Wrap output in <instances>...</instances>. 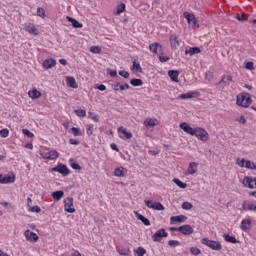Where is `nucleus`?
Instances as JSON below:
<instances>
[{"instance_id": "54", "label": "nucleus", "mask_w": 256, "mask_h": 256, "mask_svg": "<svg viewBox=\"0 0 256 256\" xmlns=\"http://www.w3.org/2000/svg\"><path fill=\"white\" fill-rule=\"evenodd\" d=\"M0 135H1V137H3V138L9 137V129L4 128V129L0 130Z\"/></svg>"}, {"instance_id": "64", "label": "nucleus", "mask_w": 256, "mask_h": 256, "mask_svg": "<svg viewBox=\"0 0 256 256\" xmlns=\"http://www.w3.org/2000/svg\"><path fill=\"white\" fill-rule=\"evenodd\" d=\"M69 143L70 145H79L80 142L76 139L70 138Z\"/></svg>"}, {"instance_id": "8", "label": "nucleus", "mask_w": 256, "mask_h": 256, "mask_svg": "<svg viewBox=\"0 0 256 256\" xmlns=\"http://www.w3.org/2000/svg\"><path fill=\"white\" fill-rule=\"evenodd\" d=\"M243 185L248 189H256V177L245 176L243 179Z\"/></svg>"}, {"instance_id": "57", "label": "nucleus", "mask_w": 256, "mask_h": 256, "mask_svg": "<svg viewBox=\"0 0 256 256\" xmlns=\"http://www.w3.org/2000/svg\"><path fill=\"white\" fill-rule=\"evenodd\" d=\"M205 79H207V81H213V72L211 71L206 72Z\"/></svg>"}, {"instance_id": "37", "label": "nucleus", "mask_w": 256, "mask_h": 256, "mask_svg": "<svg viewBox=\"0 0 256 256\" xmlns=\"http://www.w3.org/2000/svg\"><path fill=\"white\" fill-rule=\"evenodd\" d=\"M173 183H175V185H177V187H180V189H187V184H185L184 182H182L181 180L174 178L173 179Z\"/></svg>"}, {"instance_id": "20", "label": "nucleus", "mask_w": 256, "mask_h": 256, "mask_svg": "<svg viewBox=\"0 0 256 256\" xmlns=\"http://www.w3.org/2000/svg\"><path fill=\"white\" fill-rule=\"evenodd\" d=\"M242 208L244 211H256V205L249 201H245L242 204Z\"/></svg>"}, {"instance_id": "17", "label": "nucleus", "mask_w": 256, "mask_h": 256, "mask_svg": "<svg viewBox=\"0 0 256 256\" xmlns=\"http://www.w3.org/2000/svg\"><path fill=\"white\" fill-rule=\"evenodd\" d=\"M134 215L136 219H138V221H141V223H143V225H145L146 227H149V225H151V221H149L145 216L141 215L139 212L134 211Z\"/></svg>"}, {"instance_id": "33", "label": "nucleus", "mask_w": 256, "mask_h": 256, "mask_svg": "<svg viewBox=\"0 0 256 256\" xmlns=\"http://www.w3.org/2000/svg\"><path fill=\"white\" fill-rule=\"evenodd\" d=\"M69 163L72 169H74L75 171H81V165H79V163H76V161L73 158L69 160Z\"/></svg>"}, {"instance_id": "28", "label": "nucleus", "mask_w": 256, "mask_h": 256, "mask_svg": "<svg viewBox=\"0 0 256 256\" xmlns=\"http://www.w3.org/2000/svg\"><path fill=\"white\" fill-rule=\"evenodd\" d=\"M26 31L28 33H30V35H39V31L37 30V28L33 24H28L26 26Z\"/></svg>"}, {"instance_id": "38", "label": "nucleus", "mask_w": 256, "mask_h": 256, "mask_svg": "<svg viewBox=\"0 0 256 256\" xmlns=\"http://www.w3.org/2000/svg\"><path fill=\"white\" fill-rule=\"evenodd\" d=\"M245 168L246 169H251V171H255L256 170V165H255V163L251 162V160H246Z\"/></svg>"}, {"instance_id": "43", "label": "nucleus", "mask_w": 256, "mask_h": 256, "mask_svg": "<svg viewBox=\"0 0 256 256\" xmlns=\"http://www.w3.org/2000/svg\"><path fill=\"white\" fill-rule=\"evenodd\" d=\"M248 17L249 16L247 14H242V15L237 14L236 19H237V21H240L241 23H245V21H247Z\"/></svg>"}, {"instance_id": "3", "label": "nucleus", "mask_w": 256, "mask_h": 256, "mask_svg": "<svg viewBox=\"0 0 256 256\" xmlns=\"http://www.w3.org/2000/svg\"><path fill=\"white\" fill-rule=\"evenodd\" d=\"M194 135L200 139V141H209V133H207L206 130L201 127L195 128Z\"/></svg>"}, {"instance_id": "42", "label": "nucleus", "mask_w": 256, "mask_h": 256, "mask_svg": "<svg viewBox=\"0 0 256 256\" xmlns=\"http://www.w3.org/2000/svg\"><path fill=\"white\" fill-rule=\"evenodd\" d=\"M121 13H125V4L121 3L117 6L116 15H121Z\"/></svg>"}, {"instance_id": "5", "label": "nucleus", "mask_w": 256, "mask_h": 256, "mask_svg": "<svg viewBox=\"0 0 256 256\" xmlns=\"http://www.w3.org/2000/svg\"><path fill=\"white\" fill-rule=\"evenodd\" d=\"M145 205L148 207V209H153L154 211H165V206H163V204L160 202L147 200L145 201Z\"/></svg>"}, {"instance_id": "48", "label": "nucleus", "mask_w": 256, "mask_h": 256, "mask_svg": "<svg viewBox=\"0 0 256 256\" xmlns=\"http://www.w3.org/2000/svg\"><path fill=\"white\" fill-rule=\"evenodd\" d=\"M182 209H184L185 211H189V210L193 209V204H191L189 202H183Z\"/></svg>"}, {"instance_id": "61", "label": "nucleus", "mask_w": 256, "mask_h": 256, "mask_svg": "<svg viewBox=\"0 0 256 256\" xmlns=\"http://www.w3.org/2000/svg\"><path fill=\"white\" fill-rule=\"evenodd\" d=\"M129 84H127V83H121L120 84V91H125V90H127V89H129Z\"/></svg>"}, {"instance_id": "9", "label": "nucleus", "mask_w": 256, "mask_h": 256, "mask_svg": "<svg viewBox=\"0 0 256 256\" xmlns=\"http://www.w3.org/2000/svg\"><path fill=\"white\" fill-rule=\"evenodd\" d=\"M0 183L2 185H7L9 183H15V174L11 172V175L0 174Z\"/></svg>"}, {"instance_id": "45", "label": "nucleus", "mask_w": 256, "mask_h": 256, "mask_svg": "<svg viewBox=\"0 0 256 256\" xmlns=\"http://www.w3.org/2000/svg\"><path fill=\"white\" fill-rule=\"evenodd\" d=\"M90 52L99 55L101 53V46L90 47Z\"/></svg>"}, {"instance_id": "49", "label": "nucleus", "mask_w": 256, "mask_h": 256, "mask_svg": "<svg viewBox=\"0 0 256 256\" xmlns=\"http://www.w3.org/2000/svg\"><path fill=\"white\" fill-rule=\"evenodd\" d=\"M75 115L77 117H85L87 115V112L85 110H74Z\"/></svg>"}, {"instance_id": "6", "label": "nucleus", "mask_w": 256, "mask_h": 256, "mask_svg": "<svg viewBox=\"0 0 256 256\" xmlns=\"http://www.w3.org/2000/svg\"><path fill=\"white\" fill-rule=\"evenodd\" d=\"M183 17L187 19L189 25H192L193 29H198L199 23H197V18H195L194 14H191L189 12H184Z\"/></svg>"}, {"instance_id": "53", "label": "nucleus", "mask_w": 256, "mask_h": 256, "mask_svg": "<svg viewBox=\"0 0 256 256\" xmlns=\"http://www.w3.org/2000/svg\"><path fill=\"white\" fill-rule=\"evenodd\" d=\"M37 15L38 17H41L42 19H45V10L43 8L37 9Z\"/></svg>"}, {"instance_id": "16", "label": "nucleus", "mask_w": 256, "mask_h": 256, "mask_svg": "<svg viewBox=\"0 0 256 256\" xmlns=\"http://www.w3.org/2000/svg\"><path fill=\"white\" fill-rule=\"evenodd\" d=\"M180 129H182V131H184L185 133H188V135H195V129L190 127L187 122L181 123Z\"/></svg>"}, {"instance_id": "34", "label": "nucleus", "mask_w": 256, "mask_h": 256, "mask_svg": "<svg viewBox=\"0 0 256 256\" xmlns=\"http://www.w3.org/2000/svg\"><path fill=\"white\" fill-rule=\"evenodd\" d=\"M130 85H132V87H141L143 85V80L134 78L130 80Z\"/></svg>"}, {"instance_id": "12", "label": "nucleus", "mask_w": 256, "mask_h": 256, "mask_svg": "<svg viewBox=\"0 0 256 256\" xmlns=\"http://www.w3.org/2000/svg\"><path fill=\"white\" fill-rule=\"evenodd\" d=\"M24 236L26 241H32V243H37L39 241V236L35 232H31V230H26Z\"/></svg>"}, {"instance_id": "2", "label": "nucleus", "mask_w": 256, "mask_h": 256, "mask_svg": "<svg viewBox=\"0 0 256 256\" xmlns=\"http://www.w3.org/2000/svg\"><path fill=\"white\" fill-rule=\"evenodd\" d=\"M202 245H206V247H209L213 251H221L223 249V246L219 241L209 240L207 238H203L201 240Z\"/></svg>"}, {"instance_id": "59", "label": "nucleus", "mask_w": 256, "mask_h": 256, "mask_svg": "<svg viewBox=\"0 0 256 256\" xmlns=\"http://www.w3.org/2000/svg\"><path fill=\"white\" fill-rule=\"evenodd\" d=\"M86 130H87V135L89 136L93 135V125H87Z\"/></svg>"}, {"instance_id": "13", "label": "nucleus", "mask_w": 256, "mask_h": 256, "mask_svg": "<svg viewBox=\"0 0 256 256\" xmlns=\"http://www.w3.org/2000/svg\"><path fill=\"white\" fill-rule=\"evenodd\" d=\"M231 81H233V77H231V75L222 76V79L218 82V85L221 87V89H225V87H229Z\"/></svg>"}, {"instance_id": "35", "label": "nucleus", "mask_w": 256, "mask_h": 256, "mask_svg": "<svg viewBox=\"0 0 256 256\" xmlns=\"http://www.w3.org/2000/svg\"><path fill=\"white\" fill-rule=\"evenodd\" d=\"M124 171H127V170L123 167L116 168L114 170L115 177H125Z\"/></svg>"}, {"instance_id": "50", "label": "nucleus", "mask_w": 256, "mask_h": 256, "mask_svg": "<svg viewBox=\"0 0 256 256\" xmlns=\"http://www.w3.org/2000/svg\"><path fill=\"white\" fill-rule=\"evenodd\" d=\"M190 252L192 255H201V249L197 248V247H191L190 248Z\"/></svg>"}, {"instance_id": "19", "label": "nucleus", "mask_w": 256, "mask_h": 256, "mask_svg": "<svg viewBox=\"0 0 256 256\" xmlns=\"http://www.w3.org/2000/svg\"><path fill=\"white\" fill-rule=\"evenodd\" d=\"M168 76L170 77L171 81H173L174 83H179V71L170 70L168 71Z\"/></svg>"}, {"instance_id": "62", "label": "nucleus", "mask_w": 256, "mask_h": 256, "mask_svg": "<svg viewBox=\"0 0 256 256\" xmlns=\"http://www.w3.org/2000/svg\"><path fill=\"white\" fill-rule=\"evenodd\" d=\"M246 162L247 161L245 159L237 160V165H239V167H245Z\"/></svg>"}, {"instance_id": "46", "label": "nucleus", "mask_w": 256, "mask_h": 256, "mask_svg": "<svg viewBox=\"0 0 256 256\" xmlns=\"http://www.w3.org/2000/svg\"><path fill=\"white\" fill-rule=\"evenodd\" d=\"M135 253L138 255V256H144L145 253H147V250H145V248L143 247H138L137 250H134Z\"/></svg>"}, {"instance_id": "23", "label": "nucleus", "mask_w": 256, "mask_h": 256, "mask_svg": "<svg viewBox=\"0 0 256 256\" xmlns=\"http://www.w3.org/2000/svg\"><path fill=\"white\" fill-rule=\"evenodd\" d=\"M185 219H187V217L181 215V216H172L170 218V223L171 225H174L175 223H184Z\"/></svg>"}, {"instance_id": "22", "label": "nucleus", "mask_w": 256, "mask_h": 256, "mask_svg": "<svg viewBox=\"0 0 256 256\" xmlns=\"http://www.w3.org/2000/svg\"><path fill=\"white\" fill-rule=\"evenodd\" d=\"M66 19H67V21H69V23L72 24V27H74V29H81V27H83V24H81L75 18L67 16Z\"/></svg>"}, {"instance_id": "40", "label": "nucleus", "mask_w": 256, "mask_h": 256, "mask_svg": "<svg viewBox=\"0 0 256 256\" xmlns=\"http://www.w3.org/2000/svg\"><path fill=\"white\" fill-rule=\"evenodd\" d=\"M88 119H92L94 123H99V115L93 113V112H88Z\"/></svg>"}, {"instance_id": "52", "label": "nucleus", "mask_w": 256, "mask_h": 256, "mask_svg": "<svg viewBox=\"0 0 256 256\" xmlns=\"http://www.w3.org/2000/svg\"><path fill=\"white\" fill-rule=\"evenodd\" d=\"M22 133H23V135H26V137H29L30 139H32V137H35V135L33 133H31V131H29V129H23Z\"/></svg>"}, {"instance_id": "55", "label": "nucleus", "mask_w": 256, "mask_h": 256, "mask_svg": "<svg viewBox=\"0 0 256 256\" xmlns=\"http://www.w3.org/2000/svg\"><path fill=\"white\" fill-rule=\"evenodd\" d=\"M245 68L248 69L249 71L255 70V66H254L253 62H246Z\"/></svg>"}, {"instance_id": "25", "label": "nucleus", "mask_w": 256, "mask_h": 256, "mask_svg": "<svg viewBox=\"0 0 256 256\" xmlns=\"http://www.w3.org/2000/svg\"><path fill=\"white\" fill-rule=\"evenodd\" d=\"M66 84L68 87H71V89H77V87H79L77 81H75V78L73 77H66Z\"/></svg>"}, {"instance_id": "11", "label": "nucleus", "mask_w": 256, "mask_h": 256, "mask_svg": "<svg viewBox=\"0 0 256 256\" xmlns=\"http://www.w3.org/2000/svg\"><path fill=\"white\" fill-rule=\"evenodd\" d=\"M149 49L152 53H155V55H163V46L157 42L151 43Z\"/></svg>"}, {"instance_id": "51", "label": "nucleus", "mask_w": 256, "mask_h": 256, "mask_svg": "<svg viewBox=\"0 0 256 256\" xmlns=\"http://www.w3.org/2000/svg\"><path fill=\"white\" fill-rule=\"evenodd\" d=\"M117 251H118L119 255H123V256L129 255V250H127L125 248H117Z\"/></svg>"}, {"instance_id": "15", "label": "nucleus", "mask_w": 256, "mask_h": 256, "mask_svg": "<svg viewBox=\"0 0 256 256\" xmlns=\"http://www.w3.org/2000/svg\"><path fill=\"white\" fill-rule=\"evenodd\" d=\"M178 231L182 233V235H191L193 233V227H191L189 224H186L178 227Z\"/></svg>"}, {"instance_id": "56", "label": "nucleus", "mask_w": 256, "mask_h": 256, "mask_svg": "<svg viewBox=\"0 0 256 256\" xmlns=\"http://www.w3.org/2000/svg\"><path fill=\"white\" fill-rule=\"evenodd\" d=\"M119 75H120V77H124V79H129V72H127L125 70L119 71Z\"/></svg>"}, {"instance_id": "7", "label": "nucleus", "mask_w": 256, "mask_h": 256, "mask_svg": "<svg viewBox=\"0 0 256 256\" xmlns=\"http://www.w3.org/2000/svg\"><path fill=\"white\" fill-rule=\"evenodd\" d=\"M163 237H169V233L165 230V228L159 229L152 235V240L154 243H158V241H161V238Z\"/></svg>"}, {"instance_id": "39", "label": "nucleus", "mask_w": 256, "mask_h": 256, "mask_svg": "<svg viewBox=\"0 0 256 256\" xmlns=\"http://www.w3.org/2000/svg\"><path fill=\"white\" fill-rule=\"evenodd\" d=\"M194 95H195V93L188 92L185 94H180L178 97H179V99H193Z\"/></svg>"}, {"instance_id": "41", "label": "nucleus", "mask_w": 256, "mask_h": 256, "mask_svg": "<svg viewBox=\"0 0 256 256\" xmlns=\"http://www.w3.org/2000/svg\"><path fill=\"white\" fill-rule=\"evenodd\" d=\"M70 131H72L74 137H81V135H83V133H81V130L77 127H72Z\"/></svg>"}, {"instance_id": "10", "label": "nucleus", "mask_w": 256, "mask_h": 256, "mask_svg": "<svg viewBox=\"0 0 256 256\" xmlns=\"http://www.w3.org/2000/svg\"><path fill=\"white\" fill-rule=\"evenodd\" d=\"M64 207L66 213H75V207H73V198L68 197L64 200Z\"/></svg>"}, {"instance_id": "30", "label": "nucleus", "mask_w": 256, "mask_h": 256, "mask_svg": "<svg viewBox=\"0 0 256 256\" xmlns=\"http://www.w3.org/2000/svg\"><path fill=\"white\" fill-rule=\"evenodd\" d=\"M118 133H122V135H124L126 139H131L133 137V134L131 132H127V129L123 126H120L118 128Z\"/></svg>"}, {"instance_id": "63", "label": "nucleus", "mask_w": 256, "mask_h": 256, "mask_svg": "<svg viewBox=\"0 0 256 256\" xmlns=\"http://www.w3.org/2000/svg\"><path fill=\"white\" fill-rule=\"evenodd\" d=\"M107 71H108L110 76L117 77V70L108 69Z\"/></svg>"}, {"instance_id": "60", "label": "nucleus", "mask_w": 256, "mask_h": 256, "mask_svg": "<svg viewBox=\"0 0 256 256\" xmlns=\"http://www.w3.org/2000/svg\"><path fill=\"white\" fill-rule=\"evenodd\" d=\"M158 57H159V61H160L161 63H167V61L169 60V57H167V56H161V54H159Z\"/></svg>"}, {"instance_id": "21", "label": "nucleus", "mask_w": 256, "mask_h": 256, "mask_svg": "<svg viewBox=\"0 0 256 256\" xmlns=\"http://www.w3.org/2000/svg\"><path fill=\"white\" fill-rule=\"evenodd\" d=\"M131 71H136V73H143V68H141V64L135 59L132 61Z\"/></svg>"}, {"instance_id": "1", "label": "nucleus", "mask_w": 256, "mask_h": 256, "mask_svg": "<svg viewBox=\"0 0 256 256\" xmlns=\"http://www.w3.org/2000/svg\"><path fill=\"white\" fill-rule=\"evenodd\" d=\"M251 103H253V100L251 99V94L247 92L238 94L236 97V105H238V107L247 108L249 107V105H251Z\"/></svg>"}, {"instance_id": "29", "label": "nucleus", "mask_w": 256, "mask_h": 256, "mask_svg": "<svg viewBox=\"0 0 256 256\" xmlns=\"http://www.w3.org/2000/svg\"><path fill=\"white\" fill-rule=\"evenodd\" d=\"M65 195V192L59 190L52 193L51 197L52 199H55V201H61L63 199V196Z\"/></svg>"}, {"instance_id": "58", "label": "nucleus", "mask_w": 256, "mask_h": 256, "mask_svg": "<svg viewBox=\"0 0 256 256\" xmlns=\"http://www.w3.org/2000/svg\"><path fill=\"white\" fill-rule=\"evenodd\" d=\"M32 213H41V208L39 206H33L30 208Z\"/></svg>"}, {"instance_id": "14", "label": "nucleus", "mask_w": 256, "mask_h": 256, "mask_svg": "<svg viewBox=\"0 0 256 256\" xmlns=\"http://www.w3.org/2000/svg\"><path fill=\"white\" fill-rule=\"evenodd\" d=\"M157 125H159V120H157L156 118H147L146 120H144V126L146 127V129L157 127Z\"/></svg>"}, {"instance_id": "4", "label": "nucleus", "mask_w": 256, "mask_h": 256, "mask_svg": "<svg viewBox=\"0 0 256 256\" xmlns=\"http://www.w3.org/2000/svg\"><path fill=\"white\" fill-rule=\"evenodd\" d=\"M52 172L60 173V175H63V177H67L71 171H69V168L65 164H58L56 167L51 168Z\"/></svg>"}, {"instance_id": "27", "label": "nucleus", "mask_w": 256, "mask_h": 256, "mask_svg": "<svg viewBox=\"0 0 256 256\" xmlns=\"http://www.w3.org/2000/svg\"><path fill=\"white\" fill-rule=\"evenodd\" d=\"M249 227H251V219H243L240 225V229L242 231H249Z\"/></svg>"}, {"instance_id": "32", "label": "nucleus", "mask_w": 256, "mask_h": 256, "mask_svg": "<svg viewBox=\"0 0 256 256\" xmlns=\"http://www.w3.org/2000/svg\"><path fill=\"white\" fill-rule=\"evenodd\" d=\"M198 53H201V48L199 47H192L188 50H185L186 55H197Z\"/></svg>"}, {"instance_id": "31", "label": "nucleus", "mask_w": 256, "mask_h": 256, "mask_svg": "<svg viewBox=\"0 0 256 256\" xmlns=\"http://www.w3.org/2000/svg\"><path fill=\"white\" fill-rule=\"evenodd\" d=\"M28 97H30V99H39V97H41V92L37 89L30 90L28 92Z\"/></svg>"}, {"instance_id": "24", "label": "nucleus", "mask_w": 256, "mask_h": 256, "mask_svg": "<svg viewBox=\"0 0 256 256\" xmlns=\"http://www.w3.org/2000/svg\"><path fill=\"white\" fill-rule=\"evenodd\" d=\"M197 167H198V164L196 162H190L187 169L188 174L195 175V173H197Z\"/></svg>"}, {"instance_id": "36", "label": "nucleus", "mask_w": 256, "mask_h": 256, "mask_svg": "<svg viewBox=\"0 0 256 256\" xmlns=\"http://www.w3.org/2000/svg\"><path fill=\"white\" fill-rule=\"evenodd\" d=\"M224 239L225 241H227V243H239V241L237 240V238H235V236H231L229 234H224Z\"/></svg>"}, {"instance_id": "47", "label": "nucleus", "mask_w": 256, "mask_h": 256, "mask_svg": "<svg viewBox=\"0 0 256 256\" xmlns=\"http://www.w3.org/2000/svg\"><path fill=\"white\" fill-rule=\"evenodd\" d=\"M168 245L169 247H179V245H181V242H179V240H169Z\"/></svg>"}, {"instance_id": "26", "label": "nucleus", "mask_w": 256, "mask_h": 256, "mask_svg": "<svg viewBox=\"0 0 256 256\" xmlns=\"http://www.w3.org/2000/svg\"><path fill=\"white\" fill-rule=\"evenodd\" d=\"M170 44L172 49H177L179 47V37H177V35H171Z\"/></svg>"}, {"instance_id": "18", "label": "nucleus", "mask_w": 256, "mask_h": 256, "mask_svg": "<svg viewBox=\"0 0 256 256\" xmlns=\"http://www.w3.org/2000/svg\"><path fill=\"white\" fill-rule=\"evenodd\" d=\"M42 65H43L44 69H51V68L55 67V65H57V61L53 58L46 59L43 61Z\"/></svg>"}, {"instance_id": "44", "label": "nucleus", "mask_w": 256, "mask_h": 256, "mask_svg": "<svg viewBox=\"0 0 256 256\" xmlns=\"http://www.w3.org/2000/svg\"><path fill=\"white\" fill-rule=\"evenodd\" d=\"M48 153H49L50 160H55L59 157V152H57L56 150H52Z\"/></svg>"}]
</instances>
